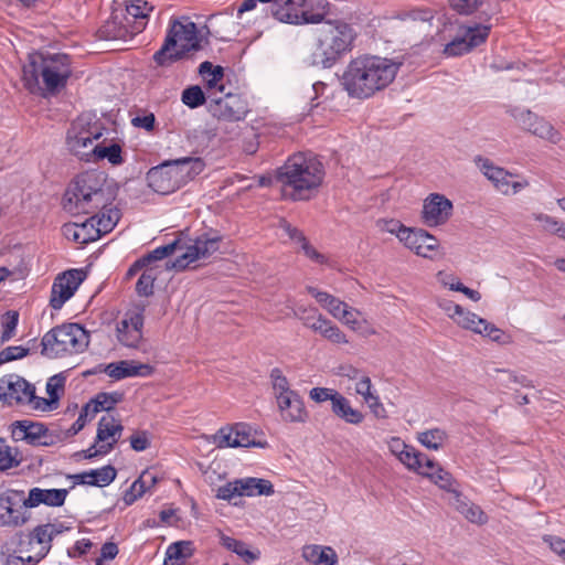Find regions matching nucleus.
I'll return each mask as SVG.
<instances>
[{"label": "nucleus", "mask_w": 565, "mask_h": 565, "mask_svg": "<svg viewBox=\"0 0 565 565\" xmlns=\"http://www.w3.org/2000/svg\"><path fill=\"white\" fill-rule=\"evenodd\" d=\"M401 65L387 57L362 54L348 63L339 81L349 97L364 100L390 86Z\"/></svg>", "instance_id": "1"}, {"label": "nucleus", "mask_w": 565, "mask_h": 565, "mask_svg": "<svg viewBox=\"0 0 565 565\" xmlns=\"http://www.w3.org/2000/svg\"><path fill=\"white\" fill-rule=\"evenodd\" d=\"M115 194L104 173L89 170L77 174L63 195V209L72 215L94 214L113 205Z\"/></svg>", "instance_id": "2"}, {"label": "nucleus", "mask_w": 565, "mask_h": 565, "mask_svg": "<svg viewBox=\"0 0 565 565\" xmlns=\"http://www.w3.org/2000/svg\"><path fill=\"white\" fill-rule=\"evenodd\" d=\"M71 75L70 56L62 53L43 55L33 51L29 53L28 63L22 67L23 85L32 94L41 90L40 76L46 90L55 94L66 86Z\"/></svg>", "instance_id": "3"}, {"label": "nucleus", "mask_w": 565, "mask_h": 565, "mask_svg": "<svg viewBox=\"0 0 565 565\" xmlns=\"http://www.w3.org/2000/svg\"><path fill=\"white\" fill-rule=\"evenodd\" d=\"M323 177V164L301 152L290 156L277 171L278 181L292 189L294 200H308L309 192L320 186Z\"/></svg>", "instance_id": "4"}, {"label": "nucleus", "mask_w": 565, "mask_h": 565, "mask_svg": "<svg viewBox=\"0 0 565 565\" xmlns=\"http://www.w3.org/2000/svg\"><path fill=\"white\" fill-rule=\"evenodd\" d=\"M201 50L198 26L189 18L170 20L167 34L161 47L153 54L152 60L159 67H169L185 58L189 52Z\"/></svg>", "instance_id": "5"}, {"label": "nucleus", "mask_w": 565, "mask_h": 565, "mask_svg": "<svg viewBox=\"0 0 565 565\" xmlns=\"http://www.w3.org/2000/svg\"><path fill=\"white\" fill-rule=\"evenodd\" d=\"M356 33L342 21H328L318 31V43L312 53L313 65L330 68L353 47Z\"/></svg>", "instance_id": "6"}, {"label": "nucleus", "mask_w": 565, "mask_h": 565, "mask_svg": "<svg viewBox=\"0 0 565 565\" xmlns=\"http://www.w3.org/2000/svg\"><path fill=\"white\" fill-rule=\"evenodd\" d=\"M89 344V332L79 323L67 322L49 330L41 340V354L47 359L83 353Z\"/></svg>", "instance_id": "7"}, {"label": "nucleus", "mask_w": 565, "mask_h": 565, "mask_svg": "<svg viewBox=\"0 0 565 565\" xmlns=\"http://www.w3.org/2000/svg\"><path fill=\"white\" fill-rule=\"evenodd\" d=\"M326 0H278L270 7V14L289 24L320 23L326 14Z\"/></svg>", "instance_id": "8"}, {"label": "nucleus", "mask_w": 565, "mask_h": 565, "mask_svg": "<svg viewBox=\"0 0 565 565\" xmlns=\"http://www.w3.org/2000/svg\"><path fill=\"white\" fill-rule=\"evenodd\" d=\"M104 132L99 121H89L85 117H78L67 130L66 145L70 151L78 159L90 162V149L93 141L98 140Z\"/></svg>", "instance_id": "9"}, {"label": "nucleus", "mask_w": 565, "mask_h": 565, "mask_svg": "<svg viewBox=\"0 0 565 565\" xmlns=\"http://www.w3.org/2000/svg\"><path fill=\"white\" fill-rule=\"evenodd\" d=\"M222 237L217 234L203 233L199 235L192 244L185 247V252L178 256L174 260L166 264L169 270L182 271L188 266L199 259L209 258L220 248Z\"/></svg>", "instance_id": "10"}, {"label": "nucleus", "mask_w": 565, "mask_h": 565, "mask_svg": "<svg viewBox=\"0 0 565 565\" xmlns=\"http://www.w3.org/2000/svg\"><path fill=\"white\" fill-rule=\"evenodd\" d=\"M24 491L7 489L0 492V526L17 527L23 525L28 520L24 507Z\"/></svg>", "instance_id": "11"}, {"label": "nucleus", "mask_w": 565, "mask_h": 565, "mask_svg": "<svg viewBox=\"0 0 565 565\" xmlns=\"http://www.w3.org/2000/svg\"><path fill=\"white\" fill-rule=\"evenodd\" d=\"M274 492V486L269 480L247 477L221 486L216 497L230 501L235 497L271 495Z\"/></svg>", "instance_id": "12"}, {"label": "nucleus", "mask_w": 565, "mask_h": 565, "mask_svg": "<svg viewBox=\"0 0 565 565\" xmlns=\"http://www.w3.org/2000/svg\"><path fill=\"white\" fill-rule=\"evenodd\" d=\"M475 162L479 167L483 175L492 182L494 188L504 195L516 194L530 185V182L524 179L522 181L511 182L510 177L514 174L505 169L495 166L490 159L477 156Z\"/></svg>", "instance_id": "13"}, {"label": "nucleus", "mask_w": 565, "mask_h": 565, "mask_svg": "<svg viewBox=\"0 0 565 565\" xmlns=\"http://www.w3.org/2000/svg\"><path fill=\"white\" fill-rule=\"evenodd\" d=\"M145 22L131 23L124 12L113 11L109 19L98 29V36L106 41H128L145 29Z\"/></svg>", "instance_id": "14"}, {"label": "nucleus", "mask_w": 565, "mask_h": 565, "mask_svg": "<svg viewBox=\"0 0 565 565\" xmlns=\"http://www.w3.org/2000/svg\"><path fill=\"white\" fill-rule=\"evenodd\" d=\"M210 114L218 120L234 122L243 121L249 113L247 100L237 94H227L223 98H211Z\"/></svg>", "instance_id": "15"}, {"label": "nucleus", "mask_w": 565, "mask_h": 565, "mask_svg": "<svg viewBox=\"0 0 565 565\" xmlns=\"http://www.w3.org/2000/svg\"><path fill=\"white\" fill-rule=\"evenodd\" d=\"M490 33V25L476 24L473 26L463 28V34L456 36L444 47L443 53L447 57L461 56L480 44L484 43Z\"/></svg>", "instance_id": "16"}, {"label": "nucleus", "mask_w": 565, "mask_h": 565, "mask_svg": "<svg viewBox=\"0 0 565 565\" xmlns=\"http://www.w3.org/2000/svg\"><path fill=\"white\" fill-rule=\"evenodd\" d=\"M85 278L82 269H68L60 274L51 289L50 306L60 310L64 303L74 295Z\"/></svg>", "instance_id": "17"}, {"label": "nucleus", "mask_w": 565, "mask_h": 565, "mask_svg": "<svg viewBox=\"0 0 565 565\" xmlns=\"http://www.w3.org/2000/svg\"><path fill=\"white\" fill-rule=\"evenodd\" d=\"M143 308L127 311L116 327L119 343L130 349L139 348L143 338Z\"/></svg>", "instance_id": "18"}, {"label": "nucleus", "mask_w": 565, "mask_h": 565, "mask_svg": "<svg viewBox=\"0 0 565 565\" xmlns=\"http://www.w3.org/2000/svg\"><path fill=\"white\" fill-rule=\"evenodd\" d=\"M220 448L258 447L263 448L266 443L256 441L250 433V427L244 423H237L232 427H222L214 436Z\"/></svg>", "instance_id": "19"}, {"label": "nucleus", "mask_w": 565, "mask_h": 565, "mask_svg": "<svg viewBox=\"0 0 565 565\" xmlns=\"http://www.w3.org/2000/svg\"><path fill=\"white\" fill-rule=\"evenodd\" d=\"M452 202L439 193L429 194L423 204L422 220L430 227L445 224L452 214Z\"/></svg>", "instance_id": "20"}, {"label": "nucleus", "mask_w": 565, "mask_h": 565, "mask_svg": "<svg viewBox=\"0 0 565 565\" xmlns=\"http://www.w3.org/2000/svg\"><path fill=\"white\" fill-rule=\"evenodd\" d=\"M33 384L18 374H8L0 379V401L12 405L25 404L26 397L32 393Z\"/></svg>", "instance_id": "21"}, {"label": "nucleus", "mask_w": 565, "mask_h": 565, "mask_svg": "<svg viewBox=\"0 0 565 565\" xmlns=\"http://www.w3.org/2000/svg\"><path fill=\"white\" fill-rule=\"evenodd\" d=\"M147 181L154 192L163 195L173 193L181 188L173 164L169 160L152 167L147 173Z\"/></svg>", "instance_id": "22"}, {"label": "nucleus", "mask_w": 565, "mask_h": 565, "mask_svg": "<svg viewBox=\"0 0 565 565\" xmlns=\"http://www.w3.org/2000/svg\"><path fill=\"white\" fill-rule=\"evenodd\" d=\"M513 116L524 130L534 136L546 139L552 143L561 141V134L548 121L531 110H520L518 114H513Z\"/></svg>", "instance_id": "23"}, {"label": "nucleus", "mask_w": 565, "mask_h": 565, "mask_svg": "<svg viewBox=\"0 0 565 565\" xmlns=\"http://www.w3.org/2000/svg\"><path fill=\"white\" fill-rule=\"evenodd\" d=\"M277 407L281 419L286 423H305L308 418V412L302 397L297 391L277 396Z\"/></svg>", "instance_id": "24"}, {"label": "nucleus", "mask_w": 565, "mask_h": 565, "mask_svg": "<svg viewBox=\"0 0 565 565\" xmlns=\"http://www.w3.org/2000/svg\"><path fill=\"white\" fill-rule=\"evenodd\" d=\"M104 372L109 377L120 381L127 377L150 376L153 373V367L150 364L136 363L132 360H121L107 364Z\"/></svg>", "instance_id": "25"}, {"label": "nucleus", "mask_w": 565, "mask_h": 565, "mask_svg": "<svg viewBox=\"0 0 565 565\" xmlns=\"http://www.w3.org/2000/svg\"><path fill=\"white\" fill-rule=\"evenodd\" d=\"M9 428L14 441H25L31 446H39L40 439L44 437L45 433V424L30 419L15 420Z\"/></svg>", "instance_id": "26"}, {"label": "nucleus", "mask_w": 565, "mask_h": 565, "mask_svg": "<svg viewBox=\"0 0 565 565\" xmlns=\"http://www.w3.org/2000/svg\"><path fill=\"white\" fill-rule=\"evenodd\" d=\"M403 244L405 247L414 250L416 255L425 258H431V253L436 252L439 247L438 239L422 228H412L404 237Z\"/></svg>", "instance_id": "27"}, {"label": "nucleus", "mask_w": 565, "mask_h": 565, "mask_svg": "<svg viewBox=\"0 0 565 565\" xmlns=\"http://www.w3.org/2000/svg\"><path fill=\"white\" fill-rule=\"evenodd\" d=\"M88 220L83 223V228H90L94 231L95 237L99 238L102 235L108 234L117 225L120 218V212L111 205L104 210H97Z\"/></svg>", "instance_id": "28"}, {"label": "nucleus", "mask_w": 565, "mask_h": 565, "mask_svg": "<svg viewBox=\"0 0 565 565\" xmlns=\"http://www.w3.org/2000/svg\"><path fill=\"white\" fill-rule=\"evenodd\" d=\"M67 494V489H41L34 487L29 491L24 507L36 508L40 504H45L47 507H62Z\"/></svg>", "instance_id": "29"}, {"label": "nucleus", "mask_w": 565, "mask_h": 565, "mask_svg": "<svg viewBox=\"0 0 565 565\" xmlns=\"http://www.w3.org/2000/svg\"><path fill=\"white\" fill-rule=\"evenodd\" d=\"M173 164L174 173L178 177L180 186L199 175L205 168L204 161L199 157H183L175 160H169Z\"/></svg>", "instance_id": "30"}, {"label": "nucleus", "mask_w": 565, "mask_h": 565, "mask_svg": "<svg viewBox=\"0 0 565 565\" xmlns=\"http://www.w3.org/2000/svg\"><path fill=\"white\" fill-rule=\"evenodd\" d=\"M334 398L331 411L338 418L351 425H360L364 420V414L352 407L351 402L345 396L339 393Z\"/></svg>", "instance_id": "31"}, {"label": "nucleus", "mask_w": 565, "mask_h": 565, "mask_svg": "<svg viewBox=\"0 0 565 565\" xmlns=\"http://www.w3.org/2000/svg\"><path fill=\"white\" fill-rule=\"evenodd\" d=\"M455 509L461 513L469 522L477 524H486L488 516L483 510L463 497L460 492H456L452 502Z\"/></svg>", "instance_id": "32"}, {"label": "nucleus", "mask_w": 565, "mask_h": 565, "mask_svg": "<svg viewBox=\"0 0 565 565\" xmlns=\"http://www.w3.org/2000/svg\"><path fill=\"white\" fill-rule=\"evenodd\" d=\"M303 558L313 565H335L338 555L330 546L307 545L302 548Z\"/></svg>", "instance_id": "33"}, {"label": "nucleus", "mask_w": 565, "mask_h": 565, "mask_svg": "<svg viewBox=\"0 0 565 565\" xmlns=\"http://www.w3.org/2000/svg\"><path fill=\"white\" fill-rule=\"evenodd\" d=\"M220 544L227 551L235 553L248 565L253 564L260 557V552L258 550L252 551L245 542L236 540L224 533L220 534Z\"/></svg>", "instance_id": "34"}, {"label": "nucleus", "mask_w": 565, "mask_h": 565, "mask_svg": "<svg viewBox=\"0 0 565 565\" xmlns=\"http://www.w3.org/2000/svg\"><path fill=\"white\" fill-rule=\"evenodd\" d=\"M122 429V425L117 423L113 416H103L98 422L96 443H104L111 438L110 443H114L115 446Z\"/></svg>", "instance_id": "35"}, {"label": "nucleus", "mask_w": 565, "mask_h": 565, "mask_svg": "<svg viewBox=\"0 0 565 565\" xmlns=\"http://www.w3.org/2000/svg\"><path fill=\"white\" fill-rule=\"evenodd\" d=\"M193 553L192 542L178 541L170 544L166 551L163 565H183Z\"/></svg>", "instance_id": "36"}, {"label": "nucleus", "mask_w": 565, "mask_h": 565, "mask_svg": "<svg viewBox=\"0 0 565 565\" xmlns=\"http://www.w3.org/2000/svg\"><path fill=\"white\" fill-rule=\"evenodd\" d=\"M307 291L335 319L340 316L341 309L345 307L344 301L326 291H320L316 287L308 286Z\"/></svg>", "instance_id": "37"}, {"label": "nucleus", "mask_w": 565, "mask_h": 565, "mask_svg": "<svg viewBox=\"0 0 565 565\" xmlns=\"http://www.w3.org/2000/svg\"><path fill=\"white\" fill-rule=\"evenodd\" d=\"M90 162H97L107 159L111 164L118 166L124 162L121 157V148L118 143L110 146L96 145L90 149Z\"/></svg>", "instance_id": "38"}, {"label": "nucleus", "mask_w": 565, "mask_h": 565, "mask_svg": "<svg viewBox=\"0 0 565 565\" xmlns=\"http://www.w3.org/2000/svg\"><path fill=\"white\" fill-rule=\"evenodd\" d=\"M124 398V393L121 392H100L94 398H92L88 403L92 404L90 418H94L95 415L102 411L109 412L114 408V406L120 403Z\"/></svg>", "instance_id": "39"}, {"label": "nucleus", "mask_w": 565, "mask_h": 565, "mask_svg": "<svg viewBox=\"0 0 565 565\" xmlns=\"http://www.w3.org/2000/svg\"><path fill=\"white\" fill-rule=\"evenodd\" d=\"M454 312L450 313V318L460 327L471 330L476 333L479 332L484 319L478 315L465 310L461 306H452Z\"/></svg>", "instance_id": "40"}, {"label": "nucleus", "mask_w": 565, "mask_h": 565, "mask_svg": "<svg viewBox=\"0 0 565 565\" xmlns=\"http://www.w3.org/2000/svg\"><path fill=\"white\" fill-rule=\"evenodd\" d=\"M23 461L21 451L7 444L6 439L0 437V472L17 468Z\"/></svg>", "instance_id": "41"}, {"label": "nucleus", "mask_w": 565, "mask_h": 565, "mask_svg": "<svg viewBox=\"0 0 565 565\" xmlns=\"http://www.w3.org/2000/svg\"><path fill=\"white\" fill-rule=\"evenodd\" d=\"M422 476L429 478L440 489L451 492L454 493V495L456 494V492H459L458 490L455 489L456 481L452 478L451 473H449L443 468H436V471H423Z\"/></svg>", "instance_id": "42"}, {"label": "nucleus", "mask_w": 565, "mask_h": 565, "mask_svg": "<svg viewBox=\"0 0 565 565\" xmlns=\"http://www.w3.org/2000/svg\"><path fill=\"white\" fill-rule=\"evenodd\" d=\"M417 439L427 449L438 450L447 439V433L441 428H433L419 433Z\"/></svg>", "instance_id": "43"}, {"label": "nucleus", "mask_w": 565, "mask_h": 565, "mask_svg": "<svg viewBox=\"0 0 565 565\" xmlns=\"http://www.w3.org/2000/svg\"><path fill=\"white\" fill-rule=\"evenodd\" d=\"M148 471H143L139 478H137L132 483L131 486L129 487V489H127L124 493V502L126 503V505H131L132 503H135L139 498H141L146 491H147V487H148Z\"/></svg>", "instance_id": "44"}, {"label": "nucleus", "mask_w": 565, "mask_h": 565, "mask_svg": "<svg viewBox=\"0 0 565 565\" xmlns=\"http://www.w3.org/2000/svg\"><path fill=\"white\" fill-rule=\"evenodd\" d=\"M153 7L145 0H134L126 4L125 15L130 19L131 23L145 22Z\"/></svg>", "instance_id": "45"}, {"label": "nucleus", "mask_w": 565, "mask_h": 565, "mask_svg": "<svg viewBox=\"0 0 565 565\" xmlns=\"http://www.w3.org/2000/svg\"><path fill=\"white\" fill-rule=\"evenodd\" d=\"M19 323V312L15 310L7 311L1 318V334H0V343L3 344L10 341L17 331V327Z\"/></svg>", "instance_id": "46"}, {"label": "nucleus", "mask_w": 565, "mask_h": 565, "mask_svg": "<svg viewBox=\"0 0 565 565\" xmlns=\"http://www.w3.org/2000/svg\"><path fill=\"white\" fill-rule=\"evenodd\" d=\"M157 280V270L146 268L136 284V292L139 297H150L153 295L154 281Z\"/></svg>", "instance_id": "47"}, {"label": "nucleus", "mask_w": 565, "mask_h": 565, "mask_svg": "<svg viewBox=\"0 0 565 565\" xmlns=\"http://www.w3.org/2000/svg\"><path fill=\"white\" fill-rule=\"evenodd\" d=\"M407 469L414 470L422 475L424 454L417 451L413 446L408 445L407 449L397 458Z\"/></svg>", "instance_id": "48"}, {"label": "nucleus", "mask_w": 565, "mask_h": 565, "mask_svg": "<svg viewBox=\"0 0 565 565\" xmlns=\"http://www.w3.org/2000/svg\"><path fill=\"white\" fill-rule=\"evenodd\" d=\"M181 239L175 238L171 243L159 246L154 248L153 250L149 252L148 254L143 255L142 258L147 266H149L151 263L161 260L166 257L171 256L177 249L180 247Z\"/></svg>", "instance_id": "49"}, {"label": "nucleus", "mask_w": 565, "mask_h": 565, "mask_svg": "<svg viewBox=\"0 0 565 565\" xmlns=\"http://www.w3.org/2000/svg\"><path fill=\"white\" fill-rule=\"evenodd\" d=\"M117 476V470L111 465H106L99 469H92V482L93 487H107L109 486Z\"/></svg>", "instance_id": "50"}, {"label": "nucleus", "mask_w": 565, "mask_h": 565, "mask_svg": "<svg viewBox=\"0 0 565 565\" xmlns=\"http://www.w3.org/2000/svg\"><path fill=\"white\" fill-rule=\"evenodd\" d=\"M269 379L275 398H277V396H284L295 392L290 388L288 379L282 374V371L279 367H274L270 371Z\"/></svg>", "instance_id": "51"}, {"label": "nucleus", "mask_w": 565, "mask_h": 565, "mask_svg": "<svg viewBox=\"0 0 565 565\" xmlns=\"http://www.w3.org/2000/svg\"><path fill=\"white\" fill-rule=\"evenodd\" d=\"M181 100L185 106L194 109L204 105L206 103V97L199 85H193L182 92Z\"/></svg>", "instance_id": "52"}, {"label": "nucleus", "mask_w": 565, "mask_h": 565, "mask_svg": "<svg viewBox=\"0 0 565 565\" xmlns=\"http://www.w3.org/2000/svg\"><path fill=\"white\" fill-rule=\"evenodd\" d=\"M92 408V404L89 403H86L82 407L77 419L67 430L64 431V438H70L77 435L86 426V424L93 419L90 418Z\"/></svg>", "instance_id": "53"}, {"label": "nucleus", "mask_w": 565, "mask_h": 565, "mask_svg": "<svg viewBox=\"0 0 565 565\" xmlns=\"http://www.w3.org/2000/svg\"><path fill=\"white\" fill-rule=\"evenodd\" d=\"M359 316H361L360 310L351 308L345 303V307L341 309L340 316L337 319L349 326L352 330L358 331L361 329L362 323V321L358 319ZM363 322L366 323V320H363Z\"/></svg>", "instance_id": "54"}, {"label": "nucleus", "mask_w": 565, "mask_h": 565, "mask_svg": "<svg viewBox=\"0 0 565 565\" xmlns=\"http://www.w3.org/2000/svg\"><path fill=\"white\" fill-rule=\"evenodd\" d=\"M31 390H32V393L28 395L25 404L30 405L33 409L41 411V412H49V411L55 409L57 407V405L54 403V399H55L54 397L53 398L40 397V396L35 395L34 386Z\"/></svg>", "instance_id": "55"}, {"label": "nucleus", "mask_w": 565, "mask_h": 565, "mask_svg": "<svg viewBox=\"0 0 565 565\" xmlns=\"http://www.w3.org/2000/svg\"><path fill=\"white\" fill-rule=\"evenodd\" d=\"M484 0H449V4L454 11L462 15L475 13Z\"/></svg>", "instance_id": "56"}, {"label": "nucleus", "mask_w": 565, "mask_h": 565, "mask_svg": "<svg viewBox=\"0 0 565 565\" xmlns=\"http://www.w3.org/2000/svg\"><path fill=\"white\" fill-rule=\"evenodd\" d=\"M87 228H83V223L81 225L74 223V224H67L64 226V234L67 238L73 239L76 243L85 244L89 241L97 239L95 237V234L84 235L83 232Z\"/></svg>", "instance_id": "57"}, {"label": "nucleus", "mask_w": 565, "mask_h": 565, "mask_svg": "<svg viewBox=\"0 0 565 565\" xmlns=\"http://www.w3.org/2000/svg\"><path fill=\"white\" fill-rule=\"evenodd\" d=\"M478 333L488 337L498 343L503 344L509 342V337L501 329L497 328L494 324L488 322L487 320L483 321Z\"/></svg>", "instance_id": "58"}, {"label": "nucleus", "mask_w": 565, "mask_h": 565, "mask_svg": "<svg viewBox=\"0 0 565 565\" xmlns=\"http://www.w3.org/2000/svg\"><path fill=\"white\" fill-rule=\"evenodd\" d=\"M382 230L394 234L402 243H404V237L412 231V227H406L403 223L397 220H384Z\"/></svg>", "instance_id": "59"}, {"label": "nucleus", "mask_w": 565, "mask_h": 565, "mask_svg": "<svg viewBox=\"0 0 565 565\" xmlns=\"http://www.w3.org/2000/svg\"><path fill=\"white\" fill-rule=\"evenodd\" d=\"M338 395V391L328 387H313L309 392V397L316 403L330 401L331 405L333 404V399H335L334 397H337Z\"/></svg>", "instance_id": "60"}, {"label": "nucleus", "mask_w": 565, "mask_h": 565, "mask_svg": "<svg viewBox=\"0 0 565 565\" xmlns=\"http://www.w3.org/2000/svg\"><path fill=\"white\" fill-rule=\"evenodd\" d=\"M0 352L2 353L4 360L8 363L25 358L26 355H29L30 349L22 345H11L4 348Z\"/></svg>", "instance_id": "61"}, {"label": "nucleus", "mask_w": 565, "mask_h": 565, "mask_svg": "<svg viewBox=\"0 0 565 565\" xmlns=\"http://www.w3.org/2000/svg\"><path fill=\"white\" fill-rule=\"evenodd\" d=\"M46 529L47 526H45V524L35 526L32 533L28 536V544L36 542L41 547L43 545H51L52 541H49V532Z\"/></svg>", "instance_id": "62"}, {"label": "nucleus", "mask_w": 565, "mask_h": 565, "mask_svg": "<svg viewBox=\"0 0 565 565\" xmlns=\"http://www.w3.org/2000/svg\"><path fill=\"white\" fill-rule=\"evenodd\" d=\"M369 408L371 409L372 414L379 418V419H385L387 418V412L383 405V403L381 402L380 397L374 394L373 396H371L370 398H366V401H364Z\"/></svg>", "instance_id": "63"}, {"label": "nucleus", "mask_w": 565, "mask_h": 565, "mask_svg": "<svg viewBox=\"0 0 565 565\" xmlns=\"http://www.w3.org/2000/svg\"><path fill=\"white\" fill-rule=\"evenodd\" d=\"M543 542L563 559L565 558V540L555 535H544Z\"/></svg>", "instance_id": "64"}]
</instances>
